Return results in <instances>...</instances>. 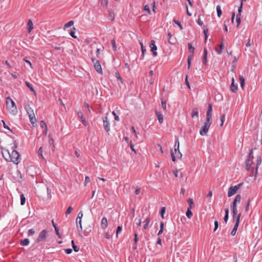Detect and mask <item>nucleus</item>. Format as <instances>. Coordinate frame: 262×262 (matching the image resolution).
I'll list each match as a JSON object with an SVG mask.
<instances>
[{"label":"nucleus","instance_id":"8","mask_svg":"<svg viewBox=\"0 0 262 262\" xmlns=\"http://www.w3.org/2000/svg\"><path fill=\"white\" fill-rule=\"evenodd\" d=\"M253 158V149L250 150V152L248 156V159L246 161V168L247 170H250V166L252 165V162L250 161V158Z\"/></svg>","mask_w":262,"mask_h":262},{"label":"nucleus","instance_id":"18","mask_svg":"<svg viewBox=\"0 0 262 262\" xmlns=\"http://www.w3.org/2000/svg\"><path fill=\"white\" fill-rule=\"evenodd\" d=\"M156 116L158 119V121L160 123H162L163 121V114L161 112H156Z\"/></svg>","mask_w":262,"mask_h":262},{"label":"nucleus","instance_id":"56","mask_svg":"<svg viewBox=\"0 0 262 262\" xmlns=\"http://www.w3.org/2000/svg\"><path fill=\"white\" fill-rule=\"evenodd\" d=\"M253 43V41L252 40H251L250 38H249L248 42L246 43V46L247 47H249Z\"/></svg>","mask_w":262,"mask_h":262},{"label":"nucleus","instance_id":"35","mask_svg":"<svg viewBox=\"0 0 262 262\" xmlns=\"http://www.w3.org/2000/svg\"><path fill=\"white\" fill-rule=\"evenodd\" d=\"M186 215L188 219H191L192 216V213L191 211V209H189V208H187L186 212Z\"/></svg>","mask_w":262,"mask_h":262},{"label":"nucleus","instance_id":"12","mask_svg":"<svg viewBox=\"0 0 262 262\" xmlns=\"http://www.w3.org/2000/svg\"><path fill=\"white\" fill-rule=\"evenodd\" d=\"M212 105L211 104H209L206 114V119H208V121L209 120V119H212Z\"/></svg>","mask_w":262,"mask_h":262},{"label":"nucleus","instance_id":"58","mask_svg":"<svg viewBox=\"0 0 262 262\" xmlns=\"http://www.w3.org/2000/svg\"><path fill=\"white\" fill-rule=\"evenodd\" d=\"M144 10L145 11H147L149 14H150V9H149V6H148L147 5H145V6H144Z\"/></svg>","mask_w":262,"mask_h":262},{"label":"nucleus","instance_id":"23","mask_svg":"<svg viewBox=\"0 0 262 262\" xmlns=\"http://www.w3.org/2000/svg\"><path fill=\"white\" fill-rule=\"evenodd\" d=\"M188 203L189 204V206L187 208H189V209H192L194 207V203L192 199L189 198L187 200Z\"/></svg>","mask_w":262,"mask_h":262},{"label":"nucleus","instance_id":"29","mask_svg":"<svg viewBox=\"0 0 262 262\" xmlns=\"http://www.w3.org/2000/svg\"><path fill=\"white\" fill-rule=\"evenodd\" d=\"M164 223L163 222H161L160 223V230L159 231L158 233V235H161L163 232V229H164Z\"/></svg>","mask_w":262,"mask_h":262},{"label":"nucleus","instance_id":"54","mask_svg":"<svg viewBox=\"0 0 262 262\" xmlns=\"http://www.w3.org/2000/svg\"><path fill=\"white\" fill-rule=\"evenodd\" d=\"M242 8H243V4H242V3H241L240 6L238 9V14L237 15H239V16H241V12L242 11Z\"/></svg>","mask_w":262,"mask_h":262},{"label":"nucleus","instance_id":"41","mask_svg":"<svg viewBox=\"0 0 262 262\" xmlns=\"http://www.w3.org/2000/svg\"><path fill=\"white\" fill-rule=\"evenodd\" d=\"M115 76H116L117 80H119V81H120L122 83H123L122 79L118 72L117 71L116 72H115Z\"/></svg>","mask_w":262,"mask_h":262},{"label":"nucleus","instance_id":"50","mask_svg":"<svg viewBox=\"0 0 262 262\" xmlns=\"http://www.w3.org/2000/svg\"><path fill=\"white\" fill-rule=\"evenodd\" d=\"M241 16H239V15H236V23H237V26L238 27L239 24H241Z\"/></svg>","mask_w":262,"mask_h":262},{"label":"nucleus","instance_id":"49","mask_svg":"<svg viewBox=\"0 0 262 262\" xmlns=\"http://www.w3.org/2000/svg\"><path fill=\"white\" fill-rule=\"evenodd\" d=\"M241 199V196L239 194H237L233 201L235 202H239Z\"/></svg>","mask_w":262,"mask_h":262},{"label":"nucleus","instance_id":"13","mask_svg":"<svg viewBox=\"0 0 262 262\" xmlns=\"http://www.w3.org/2000/svg\"><path fill=\"white\" fill-rule=\"evenodd\" d=\"M77 115H78V117H79L81 119V121L82 123L84 126H87L88 123L86 121L84 117L83 116V115L82 113L81 112H78L77 113Z\"/></svg>","mask_w":262,"mask_h":262},{"label":"nucleus","instance_id":"48","mask_svg":"<svg viewBox=\"0 0 262 262\" xmlns=\"http://www.w3.org/2000/svg\"><path fill=\"white\" fill-rule=\"evenodd\" d=\"M73 210V208L71 206H70L68 208L66 212V215H68V214H69L70 213H71V212H72V211Z\"/></svg>","mask_w":262,"mask_h":262},{"label":"nucleus","instance_id":"27","mask_svg":"<svg viewBox=\"0 0 262 262\" xmlns=\"http://www.w3.org/2000/svg\"><path fill=\"white\" fill-rule=\"evenodd\" d=\"M75 32H76V28L75 27H73L71 29V31H70V34L74 38H77V36L75 35Z\"/></svg>","mask_w":262,"mask_h":262},{"label":"nucleus","instance_id":"6","mask_svg":"<svg viewBox=\"0 0 262 262\" xmlns=\"http://www.w3.org/2000/svg\"><path fill=\"white\" fill-rule=\"evenodd\" d=\"M170 154H171V157L172 160L173 162H174L176 160V157L178 159H181L182 157V155L181 153V152L180 151L179 149L177 150H171Z\"/></svg>","mask_w":262,"mask_h":262},{"label":"nucleus","instance_id":"55","mask_svg":"<svg viewBox=\"0 0 262 262\" xmlns=\"http://www.w3.org/2000/svg\"><path fill=\"white\" fill-rule=\"evenodd\" d=\"M250 201H251V200L249 199L248 200V202L246 204V208H245L246 211H248L249 209V205H250Z\"/></svg>","mask_w":262,"mask_h":262},{"label":"nucleus","instance_id":"4","mask_svg":"<svg viewBox=\"0 0 262 262\" xmlns=\"http://www.w3.org/2000/svg\"><path fill=\"white\" fill-rule=\"evenodd\" d=\"M92 60L93 63L94 67L96 71L97 72V73H98L99 74H102V70L101 68V66L99 60L93 58H92Z\"/></svg>","mask_w":262,"mask_h":262},{"label":"nucleus","instance_id":"63","mask_svg":"<svg viewBox=\"0 0 262 262\" xmlns=\"http://www.w3.org/2000/svg\"><path fill=\"white\" fill-rule=\"evenodd\" d=\"M55 232L56 233V234L58 235V237L59 238H61V235L60 234L59 232V229L58 227H55Z\"/></svg>","mask_w":262,"mask_h":262},{"label":"nucleus","instance_id":"44","mask_svg":"<svg viewBox=\"0 0 262 262\" xmlns=\"http://www.w3.org/2000/svg\"><path fill=\"white\" fill-rule=\"evenodd\" d=\"M140 44L141 45V50H142V54L143 55V56L144 55V54H145L146 53V48H145V47H144L143 46V44L142 42H140Z\"/></svg>","mask_w":262,"mask_h":262},{"label":"nucleus","instance_id":"25","mask_svg":"<svg viewBox=\"0 0 262 262\" xmlns=\"http://www.w3.org/2000/svg\"><path fill=\"white\" fill-rule=\"evenodd\" d=\"M225 214L224 220V222H225V224H226L227 223L228 217H229V209L228 208H226L225 210Z\"/></svg>","mask_w":262,"mask_h":262},{"label":"nucleus","instance_id":"9","mask_svg":"<svg viewBox=\"0 0 262 262\" xmlns=\"http://www.w3.org/2000/svg\"><path fill=\"white\" fill-rule=\"evenodd\" d=\"M46 237H47V231L46 230H43L40 232V233L38 236V238L37 239V242H40L42 241H44L46 239Z\"/></svg>","mask_w":262,"mask_h":262},{"label":"nucleus","instance_id":"16","mask_svg":"<svg viewBox=\"0 0 262 262\" xmlns=\"http://www.w3.org/2000/svg\"><path fill=\"white\" fill-rule=\"evenodd\" d=\"M207 50L206 48L204 49V53H203V56L202 59V61L203 64H206L207 62Z\"/></svg>","mask_w":262,"mask_h":262},{"label":"nucleus","instance_id":"19","mask_svg":"<svg viewBox=\"0 0 262 262\" xmlns=\"http://www.w3.org/2000/svg\"><path fill=\"white\" fill-rule=\"evenodd\" d=\"M26 110H27V112L29 115V117H31L32 116L35 115L33 109L31 107H30L29 105H28L26 107Z\"/></svg>","mask_w":262,"mask_h":262},{"label":"nucleus","instance_id":"42","mask_svg":"<svg viewBox=\"0 0 262 262\" xmlns=\"http://www.w3.org/2000/svg\"><path fill=\"white\" fill-rule=\"evenodd\" d=\"M225 120V114H223L220 117L221 124L220 126H222L224 124V121Z\"/></svg>","mask_w":262,"mask_h":262},{"label":"nucleus","instance_id":"32","mask_svg":"<svg viewBox=\"0 0 262 262\" xmlns=\"http://www.w3.org/2000/svg\"><path fill=\"white\" fill-rule=\"evenodd\" d=\"M20 205H24L26 202V198L23 194L20 195Z\"/></svg>","mask_w":262,"mask_h":262},{"label":"nucleus","instance_id":"47","mask_svg":"<svg viewBox=\"0 0 262 262\" xmlns=\"http://www.w3.org/2000/svg\"><path fill=\"white\" fill-rule=\"evenodd\" d=\"M26 85L27 87L32 92H35V91L32 86V85L29 82H26Z\"/></svg>","mask_w":262,"mask_h":262},{"label":"nucleus","instance_id":"43","mask_svg":"<svg viewBox=\"0 0 262 262\" xmlns=\"http://www.w3.org/2000/svg\"><path fill=\"white\" fill-rule=\"evenodd\" d=\"M72 245L73 250H74L75 252H77L79 251V248L77 246L75 245L74 241H72Z\"/></svg>","mask_w":262,"mask_h":262},{"label":"nucleus","instance_id":"59","mask_svg":"<svg viewBox=\"0 0 262 262\" xmlns=\"http://www.w3.org/2000/svg\"><path fill=\"white\" fill-rule=\"evenodd\" d=\"M122 231V227L119 226L117 227V231H116V236H118V234L120 233Z\"/></svg>","mask_w":262,"mask_h":262},{"label":"nucleus","instance_id":"33","mask_svg":"<svg viewBox=\"0 0 262 262\" xmlns=\"http://www.w3.org/2000/svg\"><path fill=\"white\" fill-rule=\"evenodd\" d=\"M40 125L42 128H45V134H46L47 131V125H46V123H45V122L44 121H41L40 122Z\"/></svg>","mask_w":262,"mask_h":262},{"label":"nucleus","instance_id":"2","mask_svg":"<svg viewBox=\"0 0 262 262\" xmlns=\"http://www.w3.org/2000/svg\"><path fill=\"white\" fill-rule=\"evenodd\" d=\"M6 106L8 112L15 116L16 114V106L14 101L9 97L6 99Z\"/></svg>","mask_w":262,"mask_h":262},{"label":"nucleus","instance_id":"31","mask_svg":"<svg viewBox=\"0 0 262 262\" xmlns=\"http://www.w3.org/2000/svg\"><path fill=\"white\" fill-rule=\"evenodd\" d=\"M20 244L21 246H27L29 244V240L28 238H25L21 241Z\"/></svg>","mask_w":262,"mask_h":262},{"label":"nucleus","instance_id":"3","mask_svg":"<svg viewBox=\"0 0 262 262\" xmlns=\"http://www.w3.org/2000/svg\"><path fill=\"white\" fill-rule=\"evenodd\" d=\"M212 119H209L208 121V119H206L204 125L202 126L201 129L200 131V134L201 136L206 135L209 128L211 124Z\"/></svg>","mask_w":262,"mask_h":262},{"label":"nucleus","instance_id":"24","mask_svg":"<svg viewBox=\"0 0 262 262\" xmlns=\"http://www.w3.org/2000/svg\"><path fill=\"white\" fill-rule=\"evenodd\" d=\"M188 46L189 52L191 53L190 55L193 56L194 51V48L192 47L191 43H188Z\"/></svg>","mask_w":262,"mask_h":262},{"label":"nucleus","instance_id":"53","mask_svg":"<svg viewBox=\"0 0 262 262\" xmlns=\"http://www.w3.org/2000/svg\"><path fill=\"white\" fill-rule=\"evenodd\" d=\"M203 32H204V34L205 35V40L206 41L207 39V37H208V35H207V33L208 32V29H204Z\"/></svg>","mask_w":262,"mask_h":262},{"label":"nucleus","instance_id":"64","mask_svg":"<svg viewBox=\"0 0 262 262\" xmlns=\"http://www.w3.org/2000/svg\"><path fill=\"white\" fill-rule=\"evenodd\" d=\"M218 227H219L218 222L217 221H215L214 222V228L213 231H215L217 230V229L218 228Z\"/></svg>","mask_w":262,"mask_h":262},{"label":"nucleus","instance_id":"39","mask_svg":"<svg viewBox=\"0 0 262 262\" xmlns=\"http://www.w3.org/2000/svg\"><path fill=\"white\" fill-rule=\"evenodd\" d=\"M192 57L193 56H191L190 55H189L188 57V59H187V66H188V69H189L190 68V67H191V60H192Z\"/></svg>","mask_w":262,"mask_h":262},{"label":"nucleus","instance_id":"10","mask_svg":"<svg viewBox=\"0 0 262 262\" xmlns=\"http://www.w3.org/2000/svg\"><path fill=\"white\" fill-rule=\"evenodd\" d=\"M149 46L150 48V50L152 52L154 56H156L157 55V52L156 51L157 50V47L155 44V40H151Z\"/></svg>","mask_w":262,"mask_h":262},{"label":"nucleus","instance_id":"21","mask_svg":"<svg viewBox=\"0 0 262 262\" xmlns=\"http://www.w3.org/2000/svg\"><path fill=\"white\" fill-rule=\"evenodd\" d=\"M224 48V43L223 42V41L222 40V41L220 45V49H216V51L217 53V54H221L223 52V50Z\"/></svg>","mask_w":262,"mask_h":262},{"label":"nucleus","instance_id":"60","mask_svg":"<svg viewBox=\"0 0 262 262\" xmlns=\"http://www.w3.org/2000/svg\"><path fill=\"white\" fill-rule=\"evenodd\" d=\"M76 223L77 226H80V229L81 228L82 224H81V220H76Z\"/></svg>","mask_w":262,"mask_h":262},{"label":"nucleus","instance_id":"34","mask_svg":"<svg viewBox=\"0 0 262 262\" xmlns=\"http://www.w3.org/2000/svg\"><path fill=\"white\" fill-rule=\"evenodd\" d=\"M216 11H217V16L219 17H220L222 14V10H221V8L220 6L217 5L216 6Z\"/></svg>","mask_w":262,"mask_h":262},{"label":"nucleus","instance_id":"45","mask_svg":"<svg viewBox=\"0 0 262 262\" xmlns=\"http://www.w3.org/2000/svg\"><path fill=\"white\" fill-rule=\"evenodd\" d=\"M231 211L233 214V218L235 219L237 214V208H231Z\"/></svg>","mask_w":262,"mask_h":262},{"label":"nucleus","instance_id":"62","mask_svg":"<svg viewBox=\"0 0 262 262\" xmlns=\"http://www.w3.org/2000/svg\"><path fill=\"white\" fill-rule=\"evenodd\" d=\"M161 104L162 108L165 110L166 108V102L165 101H164L163 100L161 101Z\"/></svg>","mask_w":262,"mask_h":262},{"label":"nucleus","instance_id":"37","mask_svg":"<svg viewBox=\"0 0 262 262\" xmlns=\"http://www.w3.org/2000/svg\"><path fill=\"white\" fill-rule=\"evenodd\" d=\"M115 17L114 13L112 11H108V18L111 20H113Z\"/></svg>","mask_w":262,"mask_h":262},{"label":"nucleus","instance_id":"20","mask_svg":"<svg viewBox=\"0 0 262 262\" xmlns=\"http://www.w3.org/2000/svg\"><path fill=\"white\" fill-rule=\"evenodd\" d=\"M33 29V24L31 20H29L28 22V31L30 33Z\"/></svg>","mask_w":262,"mask_h":262},{"label":"nucleus","instance_id":"36","mask_svg":"<svg viewBox=\"0 0 262 262\" xmlns=\"http://www.w3.org/2000/svg\"><path fill=\"white\" fill-rule=\"evenodd\" d=\"M42 148L41 147H40L39 149H38V158L39 159H44V158L43 157V155H42Z\"/></svg>","mask_w":262,"mask_h":262},{"label":"nucleus","instance_id":"7","mask_svg":"<svg viewBox=\"0 0 262 262\" xmlns=\"http://www.w3.org/2000/svg\"><path fill=\"white\" fill-rule=\"evenodd\" d=\"M241 216V213H239L237 215L235 224V225L234 226V227H233V229H232V231L231 232V234L232 236L235 235V234H236V232L237 231V228H238V225H239Z\"/></svg>","mask_w":262,"mask_h":262},{"label":"nucleus","instance_id":"61","mask_svg":"<svg viewBox=\"0 0 262 262\" xmlns=\"http://www.w3.org/2000/svg\"><path fill=\"white\" fill-rule=\"evenodd\" d=\"M90 182V179L88 176L85 177L84 185H86L88 183Z\"/></svg>","mask_w":262,"mask_h":262},{"label":"nucleus","instance_id":"1","mask_svg":"<svg viewBox=\"0 0 262 262\" xmlns=\"http://www.w3.org/2000/svg\"><path fill=\"white\" fill-rule=\"evenodd\" d=\"M16 146H14L11 150L2 149V154L5 159L9 162H12L14 164H16V150L15 148Z\"/></svg>","mask_w":262,"mask_h":262},{"label":"nucleus","instance_id":"57","mask_svg":"<svg viewBox=\"0 0 262 262\" xmlns=\"http://www.w3.org/2000/svg\"><path fill=\"white\" fill-rule=\"evenodd\" d=\"M83 216V213L82 211H80L77 215V217L76 220H81L82 217Z\"/></svg>","mask_w":262,"mask_h":262},{"label":"nucleus","instance_id":"51","mask_svg":"<svg viewBox=\"0 0 262 262\" xmlns=\"http://www.w3.org/2000/svg\"><path fill=\"white\" fill-rule=\"evenodd\" d=\"M237 60V58L236 57H234V60H233V61L232 62L233 64L232 66V69H231V70L232 71L234 70V69L235 68V62H236V61Z\"/></svg>","mask_w":262,"mask_h":262},{"label":"nucleus","instance_id":"17","mask_svg":"<svg viewBox=\"0 0 262 262\" xmlns=\"http://www.w3.org/2000/svg\"><path fill=\"white\" fill-rule=\"evenodd\" d=\"M261 157L260 156L257 157V159H256V166L255 170V177L256 176V174L257 173L258 166L261 164Z\"/></svg>","mask_w":262,"mask_h":262},{"label":"nucleus","instance_id":"40","mask_svg":"<svg viewBox=\"0 0 262 262\" xmlns=\"http://www.w3.org/2000/svg\"><path fill=\"white\" fill-rule=\"evenodd\" d=\"M179 146H180L179 141L178 138H177L176 140V141H175V144H174V150H178L179 149Z\"/></svg>","mask_w":262,"mask_h":262},{"label":"nucleus","instance_id":"22","mask_svg":"<svg viewBox=\"0 0 262 262\" xmlns=\"http://www.w3.org/2000/svg\"><path fill=\"white\" fill-rule=\"evenodd\" d=\"M30 121L33 126L36 125V120L35 115L29 117Z\"/></svg>","mask_w":262,"mask_h":262},{"label":"nucleus","instance_id":"30","mask_svg":"<svg viewBox=\"0 0 262 262\" xmlns=\"http://www.w3.org/2000/svg\"><path fill=\"white\" fill-rule=\"evenodd\" d=\"M149 222H150V218L147 217L144 222V224L143 227L145 229H146L148 228V224H149Z\"/></svg>","mask_w":262,"mask_h":262},{"label":"nucleus","instance_id":"11","mask_svg":"<svg viewBox=\"0 0 262 262\" xmlns=\"http://www.w3.org/2000/svg\"><path fill=\"white\" fill-rule=\"evenodd\" d=\"M103 126L106 132L110 130V124L107 117H103Z\"/></svg>","mask_w":262,"mask_h":262},{"label":"nucleus","instance_id":"38","mask_svg":"<svg viewBox=\"0 0 262 262\" xmlns=\"http://www.w3.org/2000/svg\"><path fill=\"white\" fill-rule=\"evenodd\" d=\"M239 80L241 82V86L243 89L245 85V78L242 76H239Z\"/></svg>","mask_w":262,"mask_h":262},{"label":"nucleus","instance_id":"14","mask_svg":"<svg viewBox=\"0 0 262 262\" xmlns=\"http://www.w3.org/2000/svg\"><path fill=\"white\" fill-rule=\"evenodd\" d=\"M108 225L107 220L105 217H102L101 221V227L102 229H104L107 228Z\"/></svg>","mask_w":262,"mask_h":262},{"label":"nucleus","instance_id":"5","mask_svg":"<svg viewBox=\"0 0 262 262\" xmlns=\"http://www.w3.org/2000/svg\"><path fill=\"white\" fill-rule=\"evenodd\" d=\"M241 185H242V184H239L237 185L230 187L228 189V196L230 197L232 195H234L236 192L237 190L239 188V187Z\"/></svg>","mask_w":262,"mask_h":262},{"label":"nucleus","instance_id":"15","mask_svg":"<svg viewBox=\"0 0 262 262\" xmlns=\"http://www.w3.org/2000/svg\"><path fill=\"white\" fill-rule=\"evenodd\" d=\"M230 88L231 91L233 93H235L238 90L237 84H235L234 79L233 78H232V82L230 86Z\"/></svg>","mask_w":262,"mask_h":262},{"label":"nucleus","instance_id":"52","mask_svg":"<svg viewBox=\"0 0 262 262\" xmlns=\"http://www.w3.org/2000/svg\"><path fill=\"white\" fill-rule=\"evenodd\" d=\"M173 22L180 27L181 30L183 29V27L179 21L174 19Z\"/></svg>","mask_w":262,"mask_h":262},{"label":"nucleus","instance_id":"28","mask_svg":"<svg viewBox=\"0 0 262 262\" xmlns=\"http://www.w3.org/2000/svg\"><path fill=\"white\" fill-rule=\"evenodd\" d=\"M74 25V21L73 20H70L67 23H66L63 27V29L65 30L66 28H68Z\"/></svg>","mask_w":262,"mask_h":262},{"label":"nucleus","instance_id":"46","mask_svg":"<svg viewBox=\"0 0 262 262\" xmlns=\"http://www.w3.org/2000/svg\"><path fill=\"white\" fill-rule=\"evenodd\" d=\"M111 43H112L113 50L114 51H116L117 50V47H116V41H115V40L114 39H112L111 40Z\"/></svg>","mask_w":262,"mask_h":262},{"label":"nucleus","instance_id":"26","mask_svg":"<svg viewBox=\"0 0 262 262\" xmlns=\"http://www.w3.org/2000/svg\"><path fill=\"white\" fill-rule=\"evenodd\" d=\"M198 116H199V113L198 111V109L197 108L193 109V110L192 111V115H191L192 117V118L198 117Z\"/></svg>","mask_w":262,"mask_h":262}]
</instances>
